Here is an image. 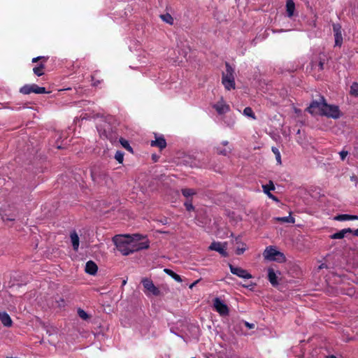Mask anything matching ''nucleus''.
Instances as JSON below:
<instances>
[{
	"label": "nucleus",
	"instance_id": "41",
	"mask_svg": "<svg viewBox=\"0 0 358 358\" xmlns=\"http://www.w3.org/2000/svg\"><path fill=\"white\" fill-rule=\"evenodd\" d=\"M350 180H351L352 181L357 182V177H356L355 175H353V176H352L350 177Z\"/></svg>",
	"mask_w": 358,
	"mask_h": 358
},
{
	"label": "nucleus",
	"instance_id": "34",
	"mask_svg": "<svg viewBox=\"0 0 358 358\" xmlns=\"http://www.w3.org/2000/svg\"><path fill=\"white\" fill-rule=\"evenodd\" d=\"M78 314L79 317L84 320H87L89 317L87 313L84 310L80 308L78 310Z\"/></svg>",
	"mask_w": 358,
	"mask_h": 358
},
{
	"label": "nucleus",
	"instance_id": "40",
	"mask_svg": "<svg viewBox=\"0 0 358 358\" xmlns=\"http://www.w3.org/2000/svg\"><path fill=\"white\" fill-rule=\"evenodd\" d=\"M200 280H197L196 281H194L193 283H192L190 285H189V288L190 289H192L199 282Z\"/></svg>",
	"mask_w": 358,
	"mask_h": 358
},
{
	"label": "nucleus",
	"instance_id": "9",
	"mask_svg": "<svg viewBox=\"0 0 358 358\" xmlns=\"http://www.w3.org/2000/svg\"><path fill=\"white\" fill-rule=\"evenodd\" d=\"M229 268L231 273L237 275L238 277L243 279H250L252 278V275L245 269L241 267L234 266L229 264Z\"/></svg>",
	"mask_w": 358,
	"mask_h": 358
},
{
	"label": "nucleus",
	"instance_id": "1",
	"mask_svg": "<svg viewBox=\"0 0 358 358\" xmlns=\"http://www.w3.org/2000/svg\"><path fill=\"white\" fill-rule=\"evenodd\" d=\"M113 241L117 249L123 255H128L131 253V236L117 235L113 237Z\"/></svg>",
	"mask_w": 358,
	"mask_h": 358
},
{
	"label": "nucleus",
	"instance_id": "42",
	"mask_svg": "<svg viewBox=\"0 0 358 358\" xmlns=\"http://www.w3.org/2000/svg\"><path fill=\"white\" fill-rule=\"evenodd\" d=\"M352 233H353L354 236H358V229L355 231H352Z\"/></svg>",
	"mask_w": 358,
	"mask_h": 358
},
{
	"label": "nucleus",
	"instance_id": "19",
	"mask_svg": "<svg viewBox=\"0 0 358 358\" xmlns=\"http://www.w3.org/2000/svg\"><path fill=\"white\" fill-rule=\"evenodd\" d=\"M98 267L92 261H88L85 265V272L90 275H94L97 272Z\"/></svg>",
	"mask_w": 358,
	"mask_h": 358
},
{
	"label": "nucleus",
	"instance_id": "33",
	"mask_svg": "<svg viewBox=\"0 0 358 358\" xmlns=\"http://www.w3.org/2000/svg\"><path fill=\"white\" fill-rule=\"evenodd\" d=\"M115 159L120 163L122 164L124 160V153L121 151H117L115 155Z\"/></svg>",
	"mask_w": 358,
	"mask_h": 358
},
{
	"label": "nucleus",
	"instance_id": "24",
	"mask_svg": "<svg viewBox=\"0 0 358 358\" xmlns=\"http://www.w3.org/2000/svg\"><path fill=\"white\" fill-rule=\"evenodd\" d=\"M164 272L170 275L172 278H173L176 281L178 282H181L182 281L181 277L171 269L165 268Z\"/></svg>",
	"mask_w": 358,
	"mask_h": 358
},
{
	"label": "nucleus",
	"instance_id": "23",
	"mask_svg": "<svg viewBox=\"0 0 358 358\" xmlns=\"http://www.w3.org/2000/svg\"><path fill=\"white\" fill-rule=\"evenodd\" d=\"M71 244L75 251H77L79 248V237L76 231H73L70 235Z\"/></svg>",
	"mask_w": 358,
	"mask_h": 358
},
{
	"label": "nucleus",
	"instance_id": "37",
	"mask_svg": "<svg viewBox=\"0 0 358 358\" xmlns=\"http://www.w3.org/2000/svg\"><path fill=\"white\" fill-rule=\"evenodd\" d=\"M185 206L187 210L189 211L194 209L192 204L189 201L185 202Z\"/></svg>",
	"mask_w": 358,
	"mask_h": 358
},
{
	"label": "nucleus",
	"instance_id": "16",
	"mask_svg": "<svg viewBox=\"0 0 358 358\" xmlns=\"http://www.w3.org/2000/svg\"><path fill=\"white\" fill-rule=\"evenodd\" d=\"M0 321L6 327H10L13 324L10 315L5 311H0Z\"/></svg>",
	"mask_w": 358,
	"mask_h": 358
},
{
	"label": "nucleus",
	"instance_id": "21",
	"mask_svg": "<svg viewBox=\"0 0 358 358\" xmlns=\"http://www.w3.org/2000/svg\"><path fill=\"white\" fill-rule=\"evenodd\" d=\"M268 278L272 285L275 286L278 284V276L272 268L268 269Z\"/></svg>",
	"mask_w": 358,
	"mask_h": 358
},
{
	"label": "nucleus",
	"instance_id": "4",
	"mask_svg": "<svg viewBox=\"0 0 358 358\" xmlns=\"http://www.w3.org/2000/svg\"><path fill=\"white\" fill-rule=\"evenodd\" d=\"M263 256L265 259L268 261H277L282 262L285 261V257L283 253L277 250L275 247L268 246L264 251Z\"/></svg>",
	"mask_w": 358,
	"mask_h": 358
},
{
	"label": "nucleus",
	"instance_id": "28",
	"mask_svg": "<svg viewBox=\"0 0 358 358\" xmlns=\"http://www.w3.org/2000/svg\"><path fill=\"white\" fill-rule=\"evenodd\" d=\"M43 69L44 64H40L38 66H36L33 69V71L36 76H41L43 75Z\"/></svg>",
	"mask_w": 358,
	"mask_h": 358
},
{
	"label": "nucleus",
	"instance_id": "29",
	"mask_svg": "<svg viewBox=\"0 0 358 358\" xmlns=\"http://www.w3.org/2000/svg\"><path fill=\"white\" fill-rule=\"evenodd\" d=\"M350 93L354 96H358V83H353L352 84Z\"/></svg>",
	"mask_w": 358,
	"mask_h": 358
},
{
	"label": "nucleus",
	"instance_id": "47",
	"mask_svg": "<svg viewBox=\"0 0 358 358\" xmlns=\"http://www.w3.org/2000/svg\"><path fill=\"white\" fill-rule=\"evenodd\" d=\"M192 358H196V357H192Z\"/></svg>",
	"mask_w": 358,
	"mask_h": 358
},
{
	"label": "nucleus",
	"instance_id": "5",
	"mask_svg": "<svg viewBox=\"0 0 358 358\" xmlns=\"http://www.w3.org/2000/svg\"><path fill=\"white\" fill-rule=\"evenodd\" d=\"M326 102L323 98H321L319 101H313L310 106L308 108V111L314 115H322L323 109L325 106Z\"/></svg>",
	"mask_w": 358,
	"mask_h": 358
},
{
	"label": "nucleus",
	"instance_id": "12",
	"mask_svg": "<svg viewBox=\"0 0 358 358\" xmlns=\"http://www.w3.org/2000/svg\"><path fill=\"white\" fill-rule=\"evenodd\" d=\"M333 30L334 33L335 45L341 46L343 43V36L341 25L339 24H334Z\"/></svg>",
	"mask_w": 358,
	"mask_h": 358
},
{
	"label": "nucleus",
	"instance_id": "27",
	"mask_svg": "<svg viewBox=\"0 0 358 358\" xmlns=\"http://www.w3.org/2000/svg\"><path fill=\"white\" fill-rule=\"evenodd\" d=\"M243 114L245 116H246L248 117H250V118H252L253 120L256 119V116H255V113H253L252 109L250 107H246L243 110Z\"/></svg>",
	"mask_w": 358,
	"mask_h": 358
},
{
	"label": "nucleus",
	"instance_id": "39",
	"mask_svg": "<svg viewBox=\"0 0 358 358\" xmlns=\"http://www.w3.org/2000/svg\"><path fill=\"white\" fill-rule=\"evenodd\" d=\"M227 358H241L239 355L236 354H231L227 357Z\"/></svg>",
	"mask_w": 358,
	"mask_h": 358
},
{
	"label": "nucleus",
	"instance_id": "26",
	"mask_svg": "<svg viewBox=\"0 0 358 358\" xmlns=\"http://www.w3.org/2000/svg\"><path fill=\"white\" fill-rule=\"evenodd\" d=\"M275 220L279 222H287V223H292V224L295 222V219L293 217H292L290 214L289 216L276 217Z\"/></svg>",
	"mask_w": 358,
	"mask_h": 358
},
{
	"label": "nucleus",
	"instance_id": "3",
	"mask_svg": "<svg viewBox=\"0 0 358 358\" xmlns=\"http://www.w3.org/2000/svg\"><path fill=\"white\" fill-rule=\"evenodd\" d=\"M149 247V241L145 237H142L139 234H134L131 236V253L147 249Z\"/></svg>",
	"mask_w": 358,
	"mask_h": 358
},
{
	"label": "nucleus",
	"instance_id": "11",
	"mask_svg": "<svg viewBox=\"0 0 358 358\" xmlns=\"http://www.w3.org/2000/svg\"><path fill=\"white\" fill-rule=\"evenodd\" d=\"M209 250L217 251L224 257H227L228 255L226 251L227 248L225 243H222L220 242H213L209 246Z\"/></svg>",
	"mask_w": 358,
	"mask_h": 358
},
{
	"label": "nucleus",
	"instance_id": "46",
	"mask_svg": "<svg viewBox=\"0 0 358 358\" xmlns=\"http://www.w3.org/2000/svg\"><path fill=\"white\" fill-rule=\"evenodd\" d=\"M329 358H336V357L334 356H331Z\"/></svg>",
	"mask_w": 358,
	"mask_h": 358
},
{
	"label": "nucleus",
	"instance_id": "38",
	"mask_svg": "<svg viewBox=\"0 0 358 358\" xmlns=\"http://www.w3.org/2000/svg\"><path fill=\"white\" fill-rule=\"evenodd\" d=\"M245 324L246 327H248L250 329H252V328L255 327V324H250V323H249L248 322H245Z\"/></svg>",
	"mask_w": 358,
	"mask_h": 358
},
{
	"label": "nucleus",
	"instance_id": "2",
	"mask_svg": "<svg viewBox=\"0 0 358 358\" xmlns=\"http://www.w3.org/2000/svg\"><path fill=\"white\" fill-rule=\"evenodd\" d=\"M222 83L227 90L235 88L234 70L227 63L226 64V70L222 73Z\"/></svg>",
	"mask_w": 358,
	"mask_h": 358
},
{
	"label": "nucleus",
	"instance_id": "25",
	"mask_svg": "<svg viewBox=\"0 0 358 358\" xmlns=\"http://www.w3.org/2000/svg\"><path fill=\"white\" fill-rule=\"evenodd\" d=\"M161 19L166 23L172 25L174 22L173 17L169 13L160 15Z\"/></svg>",
	"mask_w": 358,
	"mask_h": 358
},
{
	"label": "nucleus",
	"instance_id": "10",
	"mask_svg": "<svg viewBox=\"0 0 358 358\" xmlns=\"http://www.w3.org/2000/svg\"><path fill=\"white\" fill-rule=\"evenodd\" d=\"M213 306L215 310L221 315H227L229 313V308L223 301L219 298H215L213 301Z\"/></svg>",
	"mask_w": 358,
	"mask_h": 358
},
{
	"label": "nucleus",
	"instance_id": "14",
	"mask_svg": "<svg viewBox=\"0 0 358 358\" xmlns=\"http://www.w3.org/2000/svg\"><path fill=\"white\" fill-rule=\"evenodd\" d=\"M263 192L271 199L275 201H278V199L273 194H271V190L275 189V185L272 181H269V182L266 185H262Z\"/></svg>",
	"mask_w": 358,
	"mask_h": 358
},
{
	"label": "nucleus",
	"instance_id": "43",
	"mask_svg": "<svg viewBox=\"0 0 358 358\" xmlns=\"http://www.w3.org/2000/svg\"><path fill=\"white\" fill-rule=\"evenodd\" d=\"M40 58H41L40 57L34 58L32 59V62H36Z\"/></svg>",
	"mask_w": 358,
	"mask_h": 358
},
{
	"label": "nucleus",
	"instance_id": "30",
	"mask_svg": "<svg viewBox=\"0 0 358 358\" xmlns=\"http://www.w3.org/2000/svg\"><path fill=\"white\" fill-rule=\"evenodd\" d=\"M271 150L275 156L277 162L279 164H281V156H280V152L279 150L275 147H272Z\"/></svg>",
	"mask_w": 358,
	"mask_h": 358
},
{
	"label": "nucleus",
	"instance_id": "17",
	"mask_svg": "<svg viewBox=\"0 0 358 358\" xmlns=\"http://www.w3.org/2000/svg\"><path fill=\"white\" fill-rule=\"evenodd\" d=\"M352 230L350 228H346L340 230L338 232H336L330 236L331 239H342L345 238L348 234H351Z\"/></svg>",
	"mask_w": 358,
	"mask_h": 358
},
{
	"label": "nucleus",
	"instance_id": "31",
	"mask_svg": "<svg viewBox=\"0 0 358 358\" xmlns=\"http://www.w3.org/2000/svg\"><path fill=\"white\" fill-rule=\"evenodd\" d=\"M120 143H121V145L125 148L127 149L128 151L132 152H133V150H132V148L130 146L129 142L124 139V138H120Z\"/></svg>",
	"mask_w": 358,
	"mask_h": 358
},
{
	"label": "nucleus",
	"instance_id": "18",
	"mask_svg": "<svg viewBox=\"0 0 358 358\" xmlns=\"http://www.w3.org/2000/svg\"><path fill=\"white\" fill-rule=\"evenodd\" d=\"M150 145L154 147H158L160 149H163L166 146V140L163 136L156 137L155 141H152Z\"/></svg>",
	"mask_w": 358,
	"mask_h": 358
},
{
	"label": "nucleus",
	"instance_id": "20",
	"mask_svg": "<svg viewBox=\"0 0 358 358\" xmlns=\"http://www.w3.org/2000/svg\"><path fill=\"white\" fill-rule=\"evenodd\" d=\"M295 3L293 0L286 1V13L288 17H292L294 14Z\"/></svg>",
	"mask_w": 358,
	"mask_h": 358
},
{
	"label": "nucleus",
	"instance_id": "7",
	"mask_svg": "<svg viewBox=\"0 0 358 358\" xmlns=\"http://www.w3.org/2000/svg\"><path fill=\"white\" fill-rule=\"evenodd\" d=\"M322 115L337 119L340 117V110L338 106L326 103Z\"/></svg>",
	"mask_w": 358,
	"mask_h": 358
},
{
	"label": "nucleus",
	"instance_id": "15",
	"mask_svg": "<svg viewBox=\"0 0 358 358\" xmlns=\"http://www.w3.org/2000/svg\"><path fill=\"white\" fill-rule=\"evenodd\" d=\"M213 108L220 115L227 113L230 109L229 106L222 99L215 103L213 106Z\"/></svg>",
	"mask_w": 358,
	"mask_h": 358
},
{
	"label": "nucleus",
	"instance_id": "35",
	"mask_svg": "<svg viewBox=\"0 0 358 358\" xmlns=\"http://www.w3.org/2000/svg\"><path fill=\"white\" fill-rule=\"evenodd\" d=\"M246 249H247L246 245L243 243L241 247H238L236 248V253L237 255H241L246 250Z\"/></svg>",
	"mask_w": 358,
	"mask_h": 358
},
{
	"label": "nucleus",
	"instance_id": "45",
	"mask_svg": "<svg viewBox=\"0 0 358 358\" xmlns=\"http://www.w3.org/2000/svg\"><path fill=\"white\" fill-rule=\"evenodd\" d=\"M126 283H127V281H126V280H123V282H122V285H126Z\"/></svg>",
	"mask_w": 358,
	"mask_h": 358
},
{
	"label": "nucleus",
	"instance_id": "13",
	"mask_svg": "<svg viewBox=\"0 0 358 358\" xmlns=\"http://www.w3.org/2000/svg\"><path fill=\"white\" fill-rule=\"evenodd\" d=\"M216 150L217 154L227 156L231 152L232 148L227 141H224L216 148Z\"/></svg>",
	"mask_w": 358,
	"mask_h": 358
},
{
	"label": "nucleus",
	"instance_id": "32",
	"mask_svg": "<svg viewBox=\"0 0 358 358\" xmlns=\"http://www.w3.org/2000/svg\"><path fill=\"white\" fill-rule=\"evenodd\" d=\"M182 193L184 196L189 197L195 194V191L193 189H183Z\"/></svg>",
	"mask_w": 358,
	"mask_h": 358
},
{
	"label": "nucleus",
	"instance_id": "36",
	"mask_svg": "<svg viewBox=\"0 0 358 358\" xmlns=\"http://www.w3.org/2000/svg\"><path fill=\"white\" fill-rule=\"evenodd\" d=\"M339 155H340L341 159L342 160H344L345 159V157L348 156V152L345 151V150H342L339 152Z\"/></svg>",
	"mask_w": 358,
	"mask_h": 358
},
{
	"label": "nucleus",
	"instance_id": "6",
	"mask_svg": "<svg viewBox=\"0 0 358 358\" xmlns=\"http://www.w3.org/2000/svg\"><path fill=\"white\" fill-rule=\"evenodd\" d=\"M20 92L23 94H29L31 93L35 94H45L47 91L45 87H39L36 84L25 85L20 89Z\"/></svg>",
	"mask_w": 358,
	"mask_h": 358
},
{
	"label": "nucleus",
	"instance_id": "22",
	"mask_svg": "<svg viewBox=\"0 0 358 358\" xmlns=\"http://www.w3.org/2000/svg\"><path fill=\"white\" fill-rule=\"evenodd\" d=\"M334 219L337 221L355 220H358V215L341 214L334 217Z\"/></svg>",
	"mask_w": 358,
	"mask_h": 358
},
{
	"label": "nucleus",
	"instance_id": "8",
	"mask_svg": "<svg viewBox=\"0 0 358 358\" xmlns=\"http://www.w3.org/2000/svg\"><path fill=\"white\" fill-rule=\"evenodd\" d=\"M141 282L144 288L146 289L145 294L147 295H149L150 294L155 296L159 295V289L154 285L151 280L148 278H143Z\"/></svg>",
	"mask_w": 358,
	"mask_h": 358
},
{
	"label": "nucleus",
	"instance_id": "44",
	"mask_svg": "<svg viewBox=\"0 0 358 358\" xmlns=\"http://www.w3.org/2000/svg\"><path fill=\"white\" fill-rule=\"evenodd\" d=\"M325 267H326L325 264H322L319 266V268H320V269H322V268H325Z\"/></svg>",
	"mask_w": 358,
	"mask_h": 358
}]
</instances>
